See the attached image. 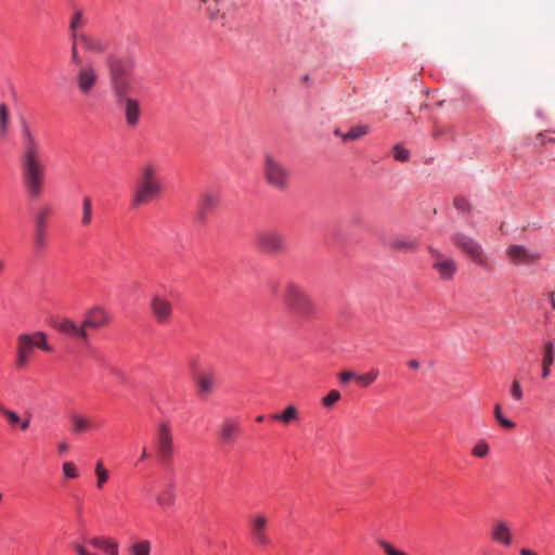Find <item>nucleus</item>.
I'll return each instance as SVG.
<instances>
[{
	"mask_svg": "<svg viewBox=\"0 0 555 555\" xmlns=\"http://www.w3.org/2000/svg\"><path fill=\"white\" fill-rule=\"evenodd\" d=\"M551 375V366H542L541 376L543 379H546Z\"/></svg>",
	"mask_w": 555,
	"mask_h": 555,
	"instance_id": "51",
	"label": "nucleus"
},
{
	"mask_svg": "<svg viewBox=\"0 0 555 555\" xmlns=\"http://www.w3.org/2000/svg\"><path fill=\"white\" fill-rule=\"evenodd\" d=\"M338 377L341 384H347L351 379L356 380L357 374L351 371H345L341 372Z\"/></svg>",
	"mask_w": 555,
	"mask_h": 555,
	"instance_id": "47",
	"label": "nucleus"
},
{
	"mask_svg": "<svg viewBox=\"0 0 555 555\" xmlns=\"http://www.w3.org/2000/svg\"><path fill=\"white\" fill-rule=\"evenodd\" d=\"M263 176L268 184L276 190L288 186L291 173L279 156L266 153L263 157Z\"/></svg>",
	"mask_w": 555,
	"mask_h": 555,
	"instance_id": "6",
	"label": "nucleus"
},
{
	"mask_svg": "<svg viewBox=\"0 0 555 555\" xmlns=\"http://www.w3.org/2000/svg\"><path fill=\"white\" fill-rule=\"evenodd\" d=\"M509 393L515 401H521L524 399V390L518 379L512 382Z\"/></svg>",
	"mask_w": 555,
	"mask_h": 555,
	"instance_id": "42",
	"label": "nucleus"
},
{
	"mask_svg": "<svg viewBox=\"0 0 555 555\" xmlns=\"http://www.w3.org/2000/svg\"><path fill=\"white\" fill-rule=\"evenodd\" d=\"M410 366L413 369H416V367H418V363L416 361H411Z\"/></svg>",
	"mask_w": 555,
	"mask_h": 555,
	"instance_id": "55",
	"label": "nucleus"
},
{
	"mask_svg": "<svg viewBox=\"0 0 555 555\" xmlns=\"http://www.w3.org/2000/svg\"><path fill=\"white\" fill-rule=\"evenodd\" d=\"M339 399L340 392L336 389H333L322 399V404L325 408H332Z\"/></svg>",
	"mask_w": 555,
	"mask_h": 555,
	"instance_id": "43",
	"label": "nucleus"
},
{
	"mask_svg": "<svg viewBox=\"0 0 555 555\" xmlns=\"http://www.w3.org/2000/svg\"><path fill=\"white\" fill-rule=\"evenodd\" d=\"M76 73V85L81 94L88 95L92 92L99 81V74L92 64L78 65Z\"/></svg>",
	"mask_w": 555,
	"mask_h": 555,
	"instance_id": "15",
	"label": "nucleus"
},
{
	"mask_svg": "<svg viewBox=\"0 0 555 555\" xmlns=\"http://www.w3.org/2000/svg\"><path fill=\"white\" fill-rule=\"evenodd\" d=\"M554 343L546 340L543 344L542 366H552L554 363Z\"/></svg>",
	"mask_w": 555,
	"mask_h": 555,
	"instance_id": "36",
	"label": "nucleus"
},
{
	"mask_svg": "<svg viewBox=\"0 0 555 555\" xmlns=\"http://www.w3.org/2000/svg\"><path fill=\"white\" fill-rule=\"evenodd\" d=\"M203 2L207 3L209 0H202Z\"/></svg>",
	"mask_w": 555,
	"mask_h": 555,
	"instance_id": "58",
	"label": "nucleus"
},
{
	"mask_svg": "<svg viewBox=\"0 0 555 555\" xmlns=\"http://www.w3.org/2000/svg\"><path fill=\"white\" fill-rule=\"evenodd\" d=\"M54 209L51 204H41L34 216L35 227H42L48 229V219L53 215Z\"/></svg>",
	"mask_w": 555,
	"mask_h": 555,
	"instance_id": "25",
	"label": "nucleus"
},
{
	"mask_svg": "<svg viewBox=\"0 0 555 555\" xmlns=\"http://www.w3.org/2000/svg\"><path fill=\"white\" fill-rule=\"evenodd\" d=\"M238 425L235 421L225 420L220 426L221 439L227 443H232L236 439Z\"/></svg>",
	"mask_w": 555,
	"mask_h": 555,
	"instance_id": "29",
	"label": "nucleus"
},
{
	"mask_svg": "<svg viewBox=\"0 0 555 555\" xmlns=\"http://www.w3.org/2000/svg\"><path fill=\"white\" fill-rule=\"evenodd\" d=\"M156 452L160 460L169 461L173 456L175 441L169 423H160L157 428Z\"/></svg>",
	"mask_w": 555,
	"mask_h": 555,
	"instance_id": "10",
	"label": "nucleus"
},
{
	"mask_svg": "<svg viewBox=\"0 0 555 555\" xmlns=\"http://www.w3.org/2000/svg\"><path fill=\"white\" fill-rule=\"evenodd\" d=\"M455 245L460 247L477 264L488 268L489 263L483 255L481 246L472 237L457 233L453 238Z\"/></svg>",
	"mask_w": 555,
	"mask_h": 555,
	"instance_id": "11",
	"label": "nucleus"
},
{
	"mask_svg": "<svg viewBox=\"0 0 555 555\" xmlns=\"http://www.w3.org/2000/svg\"><path fill=\"white\" fill-rule=\"evenodd\" d=\"M109 322V312L101 306H94L88 309L82 319L83 326L88 334L90 331H98L107 326Z\"/></svg>",
	"mask_w": 555,
	"mask_h": 555,
	"instance_id": "16",
	"label": "nucleus"
},
{
	"mask_svg": "<svg viewBox=\"0 0 555 555\" xmlns=\"http://www.w3.org/2000/svg\"><path fill=\"white\" fill-rule=\"evenodd\" d=\"M108 67L116 100L131 98L130 94L142 89V79L134 73L131 64L111 57Z\"/></svg>",
	"mask_w": 555,
	"mask_h": 555,
	"instance_id": "2",
	"label": "nucleus"
},
{
	"mask_svg": "<svg viewBox=\"0 0 555 555\" xmlns=\"http://www.w3.org/2000/svg\"><path fill=\"white\" fill-rule=\"evenodd\" d=\"M270 417L273 421L282 422L285 425L297 422L299 420L298 410L295 405L292 404L286 406L281 413H274Z\"/></svg>",
	"mask_w": 555,
	"mask_h": 555,
	"instance_id": "31",
	"label": "nucleus"
},
{
	"mask_svg": "<svg viewBox=\"0 0 555 555\" xmlns=\"http://www.w3.org/2000/svg\"><path fill=\"white\" fill-rule=\"evenodd\" d=\"M11 127V114L9 105L5 102L0 103V138L8 135Z\"/></svg>",
	"mask_w": 555,
	"mask_h": 555,
	"instance_id": "32",
	"label": "nucleus"
},
{
	"mask_svg": "<svg viewBox=\"0 0 555 555\" xmlns=\"http://www.w3.org/2000/svg\"><path fill=\"white\" fill-rule=\"evenodd\" d=\"M54 328L75 341L87 344L89 340V334L86 332L82 321L77 323L72 319L64 318L55 322Z\"/></svg>",
	"mask_w": 555,
	"mask_h": 555,
	"instance_id": "14",
	"label": "nucleus"
},
{
	"mask_svg": "<svg viewBox=\"0 0 555 555\" xmlns=\"http://www.w3.org/2000/svg\"><path fill=\"white\" fill-rule=\"evenodd\" d=\"M207 11L209 12L211 18H216L218 15V12H219L218 9H216V8L211 9L210 7L207 8Z\"/></svg>",
	"mask_w": 555,
	"mask_h": 555,
	"instance_id": "52",
	"label": "nucleus"
},
{
	"mask_svg": "<svg viewBox=\"0 0 555 555\" xmlns=\"http://www.w3.org/2000/svg\"><path fill=\"white\" fill-rule=\"evenodd\" d=\"M378 545L384 550L386 555H409L408 553L396 548L392 544L385 540H380Z\"/></svg>",
	"mask_w": 555,
	"mask_h": 555,
	"instance_id": "44",
	"label": "nucleus"
},
{
	"mask_svg": "<svg viewBox=\"0 0 555 555\" xmlns=\"http://www.w3.org/2000/svg\"><path fill=\"white\" fill-rule=\"evenodd\" d=\"M69 449V446L66 441H61L57 443V450L61 454H65Z\"/></svg>",
	"mask_w": 555,
	"mask_h": 555,
	"instance_id": "49",
	"label": "nucleus"
},
{
	"mask_svg": "<svg viewBox=\"0 0 555 555\" xmlns=\"http://www.w3.org/2000/svg\"><path fill=\"white\" fill-rule=\"evenodd\" d=\"M378 375V370L372 369L367 373L357 374L356 382H358L363 387H367L377 379Z\"/></svg>",
	"mask_w": 555,
	"mask_h": 555,
	"instance_id": "37",
	"label": "nucleus"
},
{
	"mask_svg": "<svg viewBox=\"0 0 555 555\" xmlns=\"http://www.w3.org/2000/svg\"><path fill=\"white\" fill-rule=\"evenodd\" d=\"M140 181L162 184L159 180V166L153 162L145 163L141 168Z\"/></svg>",
	"mask_w": 555,
	"mask_h": 555,
	"instance_id": "23",
	"label": "nucleus"
},
{
	"mask_svg": "<svg viewBox=\"0 0 555 555\" xmlns=\"http://www.w3.org/2000/svg\"><path fill=\"white\" fill-rule=\"evenodd\" d=\"M494 416L501 427L505 429H513L516 427L515 422L504 416L502 406L500 404L494 405Z\"/></svg>",
	"mask_w": 555,
	"mask_h": 555,
	"instance_id": "38",
	"label": "nucleus"
},
{
	"mask_svg": "<svg viewBox=\"0 0 555 555\" xmlns=\"http://www.w3.org/2000/svg\"><path fill=\"white\" fill-rule=\"evenodd\" d=\"M81 47L86 51L92 53H104L108 49V41L102 37L83 34L75 36L70 49V62L73 65H81V56L78 53V48Z\"/></svg>",
	"mask_w": 555,
	"mask_h": 555,
	"instance_id": "8",
	"label": "nucleus"
},
{
	"mask_svg": "<svg viewBox=\"0 0 555 555\" xmlns=\"http://www.w3.org/2000/svg\"><path fill=\"white\" fill-rule=\"evenodd\" d=\"M248 532L256 547L268 548L273 543L270 534V518L264 512H256L249 517Z\"/></svg>",
	"mask_w": 555,
	"mask_h": 555,
	"instance_id": "7",
	"label": "nucleus"
},
{
	"mask_svg": "<svg viewBox=\"0 0 555 555\" xmlns=\"http://www.w3.org/2000/svg\"><path fill=\"white\" fill-rule=\"evenodd\" d=\"M72 431L74 434H85L95 428L91 418L77 414L72 417Z\"/></svg>",
	"mask_w": 555,
	"mask_h": 555,
	"instance_id": "28",
	"label": "nucleus"
},
{
	"mask_svg": "<svg viewBox=\"0 0 555 555\" xmlns=\"http://www.w3.org/2000/svg\"><path fill=\"white\" fill-rule=\"evenodd\" d=\"M129 552L131 555H151L152 542L147 539H141L130 544Z\"/></svg>",
	"mask_w": 555,
	"mask_h": 555,
	"instance_id": "33",
	"label": "nucleus"
},
{
	"mask_svg": "<svg viewBox=\"0 0 555 555\" xmlns=\"http://www.w3.org/2000/svg\"><path fill=\"white\" fill-rule=\"evenodd\" d=\"M490 452V447L485 440H479L472 449V454L476 457L483 459Z\"/></svg>",
	"mask_w": 555,
	"mask_h": 555,
	"instance_id": "41",
	"label": "nucleus"
},
{
	"mask_svg": "<svg viewBox=\"0 0 555 555\" xmlns=\"http://www.w3.org/2000/svg\"><path fill=\"white\" fill-rule=\"evenodd\" d=\"M264 420V416L263 415H259L257 416V422H262Z\"/></svg>",
	"mask_w": 555,
	"mask_h": 555,
	"instance_id": "56",
	"label": "nucleus"
},
{
	"mask_svg": "<svg viewBox=\"0 0 555 555\" xmlns=\"http://www.w3.org/2000/svg\"><path fill=\"white\" fill-rule=\"evenodd\" d=\"M219 204V196L214 192L203 194L198 203V211L202 217L212 210Z\"/></svg>",
	"mask_w": 555,
	"mask_h": 555,
	"instance_id": "27",
	"label": "nucleus"
},
{
	"mask_svg": "<svg viewBox=\"0 0 555 555\" xmlns=\"http://www.w3.org/2000/svg\"><path fill=\"white\" fill-rule=\"evenodd\" d=\"M74 550L78 555H119V542L114 537L96 534L75 544Z\"/></svg>",
	"mask_w": 555,
	"mask_h": 555,
	"instance_id": "5",
	"label": "nucleus"
},
{
	"mask_svg": "<svg viewBox=\"0 0 555 555\" xmlns=\"http://www.w3.org/2000/svg\"><path fill=\"white\" fill-rule=\"evenodd\" d=\"M550 304H551L552 308L555 310V296H554V293H552L550 295Z\"/></svg>",
	"mask_w": 555,
	"mask_h": 555,
	"instance_id": "54",
	"label": "nucleus"
},
{
	"mask_svg": "<svg viewBox=\"0 0 555 555\" xmlns=\"http://www.w3.org/2000/svg\"><path fill=\"white\" fill-rule=\"evenodd\" d=\"M369 132V127L364 125H358L352 127L347 133L343 134L345 141H351L360 139Z\"/></svg>",
	"mask_w": 555,
	"mask_h": 555,
	"instance_id": "39",
	"label": "nucleus"
},
{
	"mask_svg": "<svg viewBox=\"0 0 555 555\" xmlns=\"http://www.w3.org/2000/svg\"><path fill=\"white\" fill-rule=\"evenodd\" d=\"M519 554L520 555H539V554L534 553L533 551H531L529 548H521L519 551Z\"/></svg>",
	"mask_w": 555,
	"mask_h": 555,
	"instance_id": "53",
	"label": "nucleus"
},
{
	"mask_svg": "<svg viewBox=\"0 0 555 555\" xmlns=\"http://www.w3.org/2000/svg\"><path fill=\"white\" fill-rule=\"evenodd\" d=\"M283 300L292 313L300 319L310 320L318 313L315 302L309 297L302 287L294 282L286 284Z\"/></svg>",
	"mask_w": 555,
	"mask_h": 555,
	"instance_id": "3",
	"label": "nucleus"
},
{
	"mask_svg": "<svg viewBox=\"0 0 555 555\" xmlns=\"http://www.w3.org/2000/svg\"><path fill=\"white\" fill-rule=\"evenodd\" d=\"M506 254L515 264H532L541 258L538 251L530 250L524 245H512Z\"/></svg>",
	"mask_w": 555,
	"mask_h": 555,
	"instance_id": "20",
	"label": "nucleus"
},
{
	"mask_svg": "<svg viewBox=\"0 0 555 555\" xmlns=\"http://www.w3.org/2000/svg\"><path fill=\"white\" fill-rule=\"evenodd\" d=\"M2 499H3V495H2V493L0 492V502L2 501Z\"/></svg>",
	"mask_w": 555,
	"mask_h": 555,
	"instance_id": "57",
	"label": "nucleus"
},
{
	"mask_svg": "<svg viewBox=\"0 0 555 555\" xmlns=\"http://www.w3.org/2000/svg\"><path fill=\"white\" fill-rule=\"evenodd\" d=\"M155 503L157 507L163 511L167 512L169 509H172L177 505L178 501V491H177V485L173 480H170L159 487V489L155 493Z\"/></svg>",
	"mask_w": 555,
	"mask_h": 555,
	"instance_id": "18",
	"label": "nucleus"
},
{
	"mask_svg": "<svg viewBox=\"0 0 555 555\" xmlns=\"http://www.w3.org/2000/svg\"><path fill=\"white\" fill-rule=\"evenodd\" d=\"M118 107L124 112L126 122L130 128H135L141 118V108L139 102L133 98L116 100Z\"/></svg>",
	"mask_w": 555,
	"mask_h": 555,
	"instance_id": "21",
	"label": "nucleus"
},
{
	"mask_svg": "<svg viewBox=\"0 0 555 555\" xmlns=\"http://www.w3.org/2000/svg\"><path fill=\"white\" fill-rule=\"evenodd\" d=\"M95 488L98 490L104 489L111 478V472L105 467L102 460L96 461L94 465Z\"/></svg>",
	"mask_w": 555,
	"mask_h": 555,
	"instance_id": "30",
	"label": "nucleus"
},
{
	"mask_svg": "<svg viewBox=\"0 0 555 555\" xmlns=\"http://www.w3.org/2000/svg\"><path fill=\"white\" fill-rule=\"evenodd\" d=\"M0 413L7 418L11 425H20L22 430H27L30 426V417L22 420L13 410L7 409L0 404Z\"/></svg>",
	"mask_w": 555,
	"mask_h": 555,
	"instance_id": "26",
	"label": "nucleus"
},
{
	"mask_svg": "<svg viewBox=\"0 0 555 555\" xmlns=\"http://www.w3.org/2000/svg\"><path fill=\"white\" fill-rule=\"evenodd\" d=\"M47 233L48 229H42V227H35L34 244L36 248L43 249L47 246Z\"/></svg>",
	"mask_w": 555,
	"mask_h": 555,
	"instance_id": "40",
	"label": "nucleus"
},
{
	"mask_svg": "<svg viewBox=\"0 0 555 555\" xmlns=\"http://www.w3.org/2000/svg\"><path fill=\"white\" fill-rule=\"evenodd\" d=\"M429 251L433 257V268L437 271L439 278L441 280H452L457 271L455 261L433 247L429 248Z\"/></svg>",
	"mask_w": 555,
	"mask_h": 555,
	"instance_id": "17",
	"label": "nucleus"
},
{
	"mask_svg": "<svg viewBox=\"0 0 555 555\" xmlns=\"http://www.w3.org/2000/svg\"><path fill=\"white\" fill-rule=\"evenodd\" d=\"M93 202L89 195H85L81 198V211L79 218V224L81 228H89L93 221Z\"/></svg>",
	"mask_w": 555,
	"mask_h": 555,
	"instance_id": "22",
	"label": "nucleus"
},
{
	"mask_svg": "<svg viewBox=\"0 0 555 555\" xmlns=\"http://www.w3.org/2000/svg\"><path fill=\"white\" fill-rule=\"evenodd\" d=\"M62 474L65 479L74 480L80 477V469L74 462L65 461L62 464Z\"/></svg>",
	"mask_w": 555,
	"mask_h": 555,
	"instance_id": "34",
	"label": "nucleus"
},
{
	"mask_svg": "<svg viewBox=\"0 0 555 555\" xmlns=\"http://www.w3.org/2000/svg\"><path fill=\"white\" fill-rule=\"evenodd\" d=\"M149 456H150V455H149L147 449L144 447V448L142 449L141 455H140V457H139L138 462H137V465H138V464H140V463H142V462H144Z\"/></svg>",
	"mask_w": 555,
	"mask_h": 555,
	"instance_id": "50",
	"label": "nucleus"
},
{
	"mask_svg": "<svg viewBox=\"0 0 555 555\" xmlns=\"http://www.w3.org/2000/svg\"><path fill=\"white\" fill-rule=\"evenodd\" d=\"M256 242L257 246L267 253L278 251L284 247L283 236L271 230L259 232Z\"/></svg>",
	"mask_w": 555,
	"mask_h": 555,
	"instance_id": "19",
	"label": "nucleus"
},
{
	"mask_svg": "<svg viewBox=\"0 0 555 555\" xmlns=\"http://www.w3.org/2000/svg\"><path fill=\"white\" fill-rule=\"evenodd\" d=\"M392 246L398 249H404V248H414L415 244L412 242H404V241H395L392 243Z\"/></svg>",
	"mask_w": 555,
	"mask_h": 555,
	"instance_id": "48",
	"label": "nucleus"
},
{
	"mask_svg": "<svg viewBox=\"0 0 555 555\" xmlns=\"http://www.w3.org/2000/svg\"><path fill=\"white\" fill-rule=\"evenodd\" d=\"M215 384V376L210 373L201 374L197 376V385L202 392L209 393Z\"/></svg>",
	"mask_w": 555,
	"mask_h": 555,
	"instance_id": "35",
	"label": "nucleus"
},
{
	"mask_svg": "<svg viewBox=\"0 0 555 555\" xmlns=\"http://www.w3.org/2000/svg\"><path fill=\"white\" fill-rule=\"evenodd\" d=\"M393 157L399 162H406L410 157V152L400 145H396L393 147Z\"/></svg>",
	"mask_w": 555,
	"mask_h": 555,
	"instance_id": "45",
	"label": "nucleus"
},
{
	"mask_svg": "<svg viewBox=\"0 0 555 555\" xmlns=\"http://www.w3.org/2000/svg\"><path fill=\"white\" fill-rule=\"evenodd\" d=\"M88 24V18L85 16L81 10H75L69 23V31H70V40L72 42L75 40V36L83 35L85 33H80L79 30L86 27Z\"/></svg>",
	"mask_w": 555,
	"mask_h": 555,
	"instance_id": "24",
	"label": "nucleus"
},
{
	"mask_svg": "<svg viewBox=\"0 0 555 555\" xmlns=\"http://www.w3.org/2000/svg\"><path fill=\"white\" fill-rule=\"evenodd\" d=\"M151 313L157 324L168 325L173 319V305L162 294H154L150 299Z\"/></svg>",
	"mask_w": 555,
	"mask_h": 555,
	"instance_id": "9",
	"label": "nucleus"
},
{
	"mask_svg": "<svg viewBox=\"0 0 555 555\" xmlns=\"http://www.w3.org/2000/svg\"><path fill=\"white\" fill-rule=\"evenodd\" d=\"M454 206L461 212H466V211H469V209H470L469 202L465 197H462V196H457L454 198Z\"/></svg>",
	"mask_w": 555,
	"mask_h": 555,
	"instance_id": "46",
	"label": "nucleus"
},
{
	"mask_svg": "<svg viewBox=\"0 0 555 555\" xmlns=\"http://www.w3.org/2000/svg\"><path fill=\"white\" fill-rule=\"evenodd\" d=\"M20 162L26 193L31 198L40 197L46 188L47 168L42 162L40 141L26 121L21 122Z\"/></svg>",
	"mask_w": 555,
	"mask_h": 555,
	"instance_id": "1",
	"label": "nucleus"
},
{
	"mask_svg": "<svg viewBox=\"0 0 555 555\" xmlns=\"http://www.w3.org/2000/svg\"><path fill=\"white\" fill-rule=\"evenodd\" d=\"M490 540L504 547L509 548L514 543L512 526L505 519H495L489 529Z\"/></svg>",
	"mask_w": 555,
	"mask_h": 555,
	"instance_id": "12",
	"label": "nucleus"
},
{
	"mask_svg": "<svg viewBox=\"0 0 555 555\" xmlns=\"http://www.w3.org/2000/svg\"><path fill=\"white\" fill-rule=\"evenodd\" d=\"M162 192V184H153L139 180L132 193L131 205L133 207L146 205L160 195Z\"/></svg>",
	"mask_w": 555,
	"mask_h": 555,
	"instance_id": "13",
	"label": "nucleus"
},
{
	"mask_svg": "<svg viewBox=\"0 0 555 555\" xmlns=\"http://www.w3.org/2000/svg\"><path fill=\"white\" fill-rule=\"evenodd\" d=\"M35 348L41 349L46 352H51L53 350L48 344L47 334L44 332L37 331L34 333H25L17 337L16 365L18 367L27 365Z\"/></svg>",
	"mask_w": 555,
	"mask_h": 555,
	"instance_id": "4",
	"label": "nucleus"
}]
</instances>
